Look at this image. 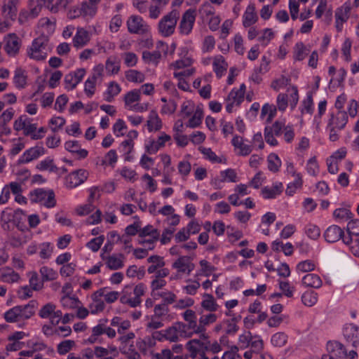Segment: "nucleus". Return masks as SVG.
<instances>
[{
	"instance_id": "obj_45",
	"label": "nucleus",
	"mask_w": 359,
	"mask_h": 359,
	"mask_svg": "<svg viewBox=\"0 0 359 359\" xmlns=\"http://www.w3.org/2000/svg\"><path fill=\"white\" fill-rule=\"evenodd\" d=\"M13 83L17 88H25L27 85V72L21 67H18L14 71L13 78Z\"/></svg>"
},
{
	"instance_id": "obj_8",
	"label": "nucleus",
	"mask_w": 359,
	"mask_h": 359,
	"mask_svg": "<svg viewBox=\"0 0 359 359\" xmlns=\"http://www.w3.org/2000/svg\"><path fill=\"white\" fill-rule=\"evenodd\" d=\"M201 339H193L188 341L185 345V348L188 351L189 356L192 359H208L205 355L208 346ZM211 359H219V357L215 356Z\"/></svg>"
},
{
	"instance_id": "obj_14",
	"label": "nucleus",
	"mask_w": 359,
	"mask_h": 359,
	"mask_svg": "<svg viewBox=\"0 0 359 359\" xmlns=\"http://www.w3.org/2000/svg\"><path fill=\"white\" fill-rule=\"evenodd\" d=\"M140 91H130L125 95L126 107L132 111L137 112H143L147 110L148 104L147 103H140Z\"/></svg>"
},
{
	"instance_id": "obj_5",
	"label": "nucleus",
	"mask_w": 359,
	"mask_h": 359,
	"mask_svg": "<svg viewBox=\"0 0 359 359\" xmlns=\"http://www.w3.org/2000/svg\"><path fill=\"white\" fill-rule=\"evenodd\" d=\"M171 266L176 273L170 277V280H178L184 275L188 276L195 269L191 257L186 255H180L172 263Z\"/></svg>"
},
{
	"instance_id": "obj_36",
	"label": "nucleus",
	"mask_w": 359,
	"mask_h": 359,
	"mask_svg": "<svg viewBox=\"0 0 359 359\" xmlns=\"http://www.w3.org/2000/svg\"><path fill=\"white\" fill-rule=\"evenodd\" d=\"M346 231L348 233V236L343 238V242L347 245L353 243L352 236H359V219H351L346 226Z\"/></svg>"
},
{
	"instance_id": "obj_2",
	"label": "nucleus",
	"mask_w": 359,
	"mask_h": 359,
	"mask_svg": "<svg viewBox=\"0 0 359 359\" xmlns=\"http://www.w3.org/2000/svg\"><path fill=\"white\" fill-rule=\"evenodd\" d=\"M348 119V117L345 111L337 110L329 113L326 128L329 132L330 141L336 142L339 140V133L345 128Z\"/></svg>"
},
{
	"instance_id": "obj_29",
	"label": "nucleus",
	"mask_w": 359,
	"mask_h": 359,
	"mask_svg": "<svg viewBox=\"0 0 359 359\" xmlns=\"http://www.w3.org/2000/svg\"><path fill=\"white\" fill-rule=\"evenodd\" d=\"M231 144L234 147L235 152L239 156H248L252 152V146L247 144L243 138L235 135L231 140Z\"/></svg>"
},
{
	"instance_id": "obj_46",
	"label": "nucleus",
	"mask_w": 359,
	"mask_h": 359,
	"mask_svg": "<svg viewBox=\"0 0 359 359\" xmlns=\"http://www.w3.org/2000/svg\"><path fill=\"white\" fill-rule=\"evenodd\" d=\"M213 69L217 77H222L226 72L228 64L223 56L219 55L214 57Z\"/></svg>"
},
{
	"instance_id": "obj_62",
	"label": "nucleus",
	"mask_w": 359,
	"mask_h": 359,
	"mask_svg": "<svg viewBox=\"0 0 359 359\" xmlns=\"http://www.w3.org/2000/svg\"><path fill=\"white\" fill-rule=\"evenodd\" d=\"M167 285V281L163 278H152L150 283L151 294L156 299V294Z\"/></svg>"
},
{
	"instance_id": "obj_1",
	"label": "nucleus",
	"mask_w": 359,
	"mask_h": 359,
	"mask_svg": "<svg viewBox=\"0 0 359 359\" xmlns=\"http://www.w3.org/2000/svg\"><path fill=\"white\" fill-rule=\"evenodd\" d=\"M146 290L147 287L142 283L126 285L120 292V302L131 308H136L140 306L141 297L144 295Z\"/></svg>"
},
{
	"instance_id": "obj_54",
	"label": "nucleus",
	"mask_w": 359,
	"mask_h": 359,
	"mask_svg": "<svg viewBox=\"0 0 359 359\" xmlns=\"http://www.w3.org/2000/svg\"><path fill=\"white\" fill-rule=\"evenodd\" d=\"M101 297L104 298V301L108 304H112L117 299H120V292L117 291L109 290L107 287H102L98 290Z\"/></svg>"
},
{
	"instance_id": "obj_3",
	"label": "nucleus",
	"mask_w": 359,
	"mask_h": 359,
	"mask_svg": "<svg viewBox=\"0 0 359 359\" xmlns=\"http://www.w3.org/2000/svg\"><path fill=\"white\" fill-rule=\"evenodd\" d=\"M36 302L31 301L25 305L16 306L4 313V318L8 323H15L30 318L35 313Z\"/></svg>"
},
{
	"instance_id": "obj_19",
	"label": "nucleus",
	"mask_w": 359,
	"mask_h": 359,
	"mask_svg": "<svg viewBox=\"0 0 359 359\" xmlns=\"http://www.w3.org/2000/svg\"><path fill=\"white\" fill-rule=\"evenodd\" d=\"M186 325L178 322L165 329V340L176 342L184 337Z\"/></svg>"
},
{
	"instance_id": "obj_22",
	"label": "nucleus",
	"mask_w": 359,
	"mask_h": 359,
	"mask_svg": "<svg viewBox=\"0 0 359 359\" xmlns=\"http://www.w3.org/2000/svg\"><path fill=\"white\" fill-rule=\"evenodd\" d=\"M4 50L9 56L16 55L21 46V41L15 34H10L4 38Z\"/></svg>"
},
{
	"instance_id": "obj_49",
	"label": "nucleus",
	"mask_w": 359,
	"mask_h": 359,
	"mask_svg": "<svg viewBox=\"0 0 359 359\" xmlns=\"http://www.w3.org/2000/svg\"><path fill=\"white\" fill-rule=\"evenodd\" d=\"M80 302L78 297L69 294H64L60 299L62 306L69 310L76 309V307H79Z\"/></svg>"
},
{
	"instance_id": "obj_55",
	"label": "nucleus",
	"mask_w": 359,
	"mask_h": 359,
	"mask_svg": "<svg viewBox=\"0 0 359 359\" xmlns=\"http://www.w3.org/2000/svg\"><path fill=\"white\" fill-rule=\"evenodd\" d=\"M333 217L337 222L342 223L351 219L353 214L349 209L341 208H337L334 211Z\"/></svg>"
},
{
	"instance_id": "obj_6",
	"label": "nucleus",
	"mask_w": 359,
	"mask_h": 359,
	"mask_svg": "<svg viewBox=\"0 0 359 359\" xmlns=\"http://www.w3.org/2000/svg\"><path fill=\"white\" fill-rule=\"evenodd\" d=\"M135 334L133 332H128L126 334L119 336L118 341L120 343L119 350L127 359H141L140 355L135 351L134 339Z\"/></svg>"
},
{
	"instance_id": "obj_30",
	"label": "nucleus",
	"mask_w": 359,
	"mask_h": 359,
	"mask_svg": "<svg viewBox=\"0 0 359 359\" xmlns=\"http://www.w3.org/2000/svg\"><path fill=\"white\" fill-rule=\"evenodd\" d=\"M41 9L42 7L34 0H29V10L21 11L19 20L22 22L23 20L34 19L39 16Z\"/></svg>"
},
{
	"instance_id": "obj_56",
	"label": "nucleus",
	"mask_w": 359,
	"mask_h": 359,
	"mask_svg": "<svg viewBox=\"0 0 359 359\" xmlns=\"http://www.w3.org/2000/svg\"><path fill=\"white\" fill-rule=\"evenodd\" d=\"M162 127V123L157 115V114L154 111H151L149 114V119L147 121V128L148 130L151 131H157L159 130Z\"/></svg>"
},
{
	"instance_id": "obj_26",
	"label": "nucleus",
	"mask_w": 359,
	"mask_h": 359,
	"mask_svg": "<svg viewBox=\"0 0 359 359\" xmlns=\"http://www.w3.org/2000/svg\"><path fill=\"white\" fill-rule=\"evenodd\" d=\"M45 154V149L42 146H35L27 149L20 156L18 162L20 163H28L33 160L37 159Z\"/></svg>"
},
{
	"instance_id": "obj_10",
	"label": "nucleus",
	"mask_w": 359,
	"mask_h": 359,
	"mask_svg": "<svg viewBox=\"0 0 359 359\" xmlns=\"http://www.w3.org/2000/svg\"><path fill=\"white\" fill-rule=\"evenodd\" d=\"M104 334L109 338L114 339L116 335V332L111 327L100 323L92 328V333L88 338L87 341L90 344L101 343V337Z\"/></svg>"
},
{
	"instance_id": "obj_31",
	"label": "nucleus",
	"mask_w": 359,
	"mask_h": 359,
	"mask_svg": "<svg viewBox=\"0 0 359 359\" xmlns=\"http://www.w3.org/2000/svg\"><path fill=\"white\" fill-rule=\"evenodd\" d=\"M245 91H230L226 98V110L229 113L233 111L235 106H239L244 100Z\"/></svg>"
},
{
	"instance_id": "obj_23",
	"label": "nucleus",
	"mask_w": 359,
	"mask_h": 359,
	"mask_svg": "<svg viewBox=\"0 0 359 359\" xmlns=\"http://www.w3.org/2000/svg\"><path fill=\"white\" fill-rule=\"evenodd\" d=\"M343 336L353 347L359 346V327L357 325L353 323L345 325L343 328Z\"/></svg>"
},
{
	"instance_id": "obj_16",
	"label": "nucleus",
	"mask_w": 359,
	"mask_h": 359,
	"mask_svg": "<svg viewBox=\"0 0 359 359\" xmlns=\"http://www.w3.org/2000/svg\"><path fill=\"white\" fill-rule=\"evenodd\" d=\"M128 29L130 33L142 34L148 32L149 26L139 15H131L127 20Z\"/></svg>"
},
{
	"instance_id": "obj_13",
	"label": "nucleus",
	"mask_w": 359,
	"mask_h": 359,
	"mask_svg": "<svg viewBox=\"0 0 359 359\" xmlns=\"http://www.w3.org/2000/svg\"><path fill=\"white\" fill-rule=\"evenodd\" d=\"M89 172L86 169H78L71 172L65 179V185L68 189H74L83 184L88 179Z\"/></svg>"
},
{
	"instance_id": "obj_28",
	"label": "nucleus",
	"mask_w": 359,
	"mask_h": 359,
	"mask_svg": "<svg viewBox=\"0 0 359 359\" xmlns=\"http://www.w3.org/2000/svg\"><path fill=\"white\" fill-rule=\"evenodd\" d=\"M97 11V4L88 1H84L81 4L78 10H74V18L83 15V17L93 18Z\"/></svg>"
},
{
	"instance_id": "obj_35",
	"label": "nucleus",
	"mask_w": 359,
	"mask_h": 359,
	"mask_svg": "<svg viewBox=\"0 0 359 359\" xmlns=\"http://www.w3.org/2000/svg\"><path fill=\"white\" fill-rule=\"evenodd\" d=\"M258 20V15L256 12L255 5L250 4L246 8L243 15V25L248 27L254 25Z\"/></svg>"
},
{
	"instance_id": "obj_21",
	"label": "nucleus",
	"mask_w": 359,
	"mask_h": 359,
	"mask_svg": "<svg viewBox=\"0 0 359 359\" xmlns=\"http://www.w3.org/2000/svg\"><path fill=\"white\" fill-rule=\"evenodd\" d=\"M217 318L218 316L215 313L208 312V313L201 315L198 320V334H200L203 339L208 338L205 333L207 327L215 323Z\"/></svg>"
},
{
	"instance_id": "obj_52",
	"label": "nucleus",
	"mask_w": 359,
	"mask_h": 359,
	"mask_svg": "<svg viewBox=\"0 0 359 359\" xmlns=\"http://www.w3.org/2000/svg\"><path fill=\"white\" fill-rule=\"evenodd\" d=\"M39 255L41 259H49L54 250V245L50 242H43L39 245Z\"/></svg>"
},
{
	"instance_id": "obj_40",
	"label": "nucleus",
	"mask_w": 359,
	"mask_h": 359,
	"mask_svg": "<svg viewBox=\"0 0 359 359\" xmlns=\"http://www.w3.org/2000/svg\"><path fill=\"white\" fill-rule=\"evenodd\" d=\"M184 321L187 323L189 329L195 334H198V323H197L196 313L192 309H186L182 314Z\"/></svg>"
},
{
	"instance_id": "obj_59",
	"label": "nucleus",
	"mask_w": 359,
	"mask_h": 359,
	"mask_svg": "<svg viewBox=\"0 0 359 359\" xmlns=\"http://www.w3.org/2000/svg\"><path fill=\"white\" fill-rule=\"evenodd\" d=\"M29 278V286L34 290V291H39L43 287V280H40L38 274L36 271H30L27 273Z\"/></svg>"
},
{
	"instance_id": "obj_33",
	"label": "nucleus",
	"mask_w": 359,
	"mask_h": 359,
	"mask_svg": "<svg viewBox=\"0 0 359 359\" xmlns=\"http://www.w3.org/2000/svg\"><path fill=\"white\" fill-rule=\"evenodd\" d=\"M100 294L101 293H100L97 290L90 296L92 301L90 303L88 307L92 314H97L100 313L105 309L104 301L102 299V297H101Z\"/></svg>"
},
{
	"instance_id": "obj_7",
	"label": "nucleus",
	"mask_w": 359,
	"mask_h": 359,
	"mask_svg": "<svg viewBox=\"0 0 359 359\" xmlns=\"http://www.w3.org/2000/svg\"><path fill=\"white\" fill-rule=\"evenodd\" d=\"M32 203H39L47 208H52L56 205L54 191L52 189H36L29 193Z\"/></svg>"
},
{
	"instance_id": "obj_34",
	"label": "nucleus",
	"mask_w": 359,
	"mask_h": 359,
	"mask_svg": "<svg viewBox=\"0 0 359 359\" xmlns=\"http://www.w3.org/2000/svg\"><path fill=\"white\" fill-rule=\"evenodd\" d=\"M20 279V275L11 267L0 268V280L13 284L19 282Z\"/></svg>"
},
{
	"instance_id": "obj_64",
	"label": "nucleus",
	"mask_w": 359,
	"mask_h": 359,
	"mask_svg": "<svg viewBox=\"0 0 359 359\" xmlns=\"http://www.w3.org/2000/svg\"><path fill=\"white\" fill-rule=\"evenodd\" d=\"M39 273L43 282L53 280L57 277V273L52 268L46 266L41 267Z\"/></svg>"
},
{
	"instance_id": "obj_51",
	"label": "nucleus",
	"mask_w": 359,
	"mask_h": 359,
	"mask_svg": "<svg viewBox=\"0 0 359 359\" xmlns=\"http://www.w3.org/2000/svg\"><path fill=\"white\" fill-rule=\"evenodd\" d=\"M156 342L154 341V338L151 336H146L144 338H139L136 341V345L139 350L143 353H146L147 351L153 348L156 345Z\"/></svg>"
},
{
	"instance_id": "obj_50",
	"label": "nucleus",
	"mask_w": 359,
	"mask_h": 359,
	"mask_svg": "<svg viewBox=\"0 0 359 359\" xmlns=\"http://www.w3.org/2000/svg\"><path fill=\"white\" fill-rule=\"evenodd\" d=\"M14 115V110L13 108H9L4 111L0 116V128L5 134L10 133L11 130L6 127L8 122L11 121Z\"/></svg>"
},
{
	"instance_id": "obj_47",
	"label": "nucleus",
	"mask_w": 359,
	"mask_h": 359,
	"mask_svg": "<svg viewBox=\"0 0 359 359\" xmlns=\"http://www.w3.org/2000/svg\"><path fill=\"white\" fill-rule=\"evenodd\" d=\"M147 262L150 264L147 268L149 274H152L156 270L165 266V261L163 257L159 255H152L147 259Z\"/></svg>"
},
{
	"instance_id": "obj_60",
	"label": "nucleus",
	"mask_w": 359,
	"mask_h": 359,
	"mask_svg": "<svg viewBox=\"0 0 359 359\" xmlns=\"http://www.w3.org/2000/svg\"><path fill=\"white\" fill-rule=\"evenodd\" d=\"M310 50L308 49L302 42L296 43L294 50V59L297 61L303 60L309 53Z\"/></svg>"
},
{
	"instance_id": "obj_48",
	"label": "nucleus",
	"mask_w": 359,
	"mask_h": 359,
	"mask_svg": "<svg viewBox=\"0 0 359 359\" xmlns=\"http://www.w3.org/2000/svg\"><path fill=\"white\" fill-rule=\"evenodd\" d=\"M121 67L120 60L116 56H111L107 58L105 62V69L109 74H116L119 72Z\"/></svg>"
},
{
	"instance_id": "obj_57",
	"label": "nucleus",
	"mask_w": 359,
	"mask_h": 359,
	"mask_svg": "<svg viewBox=\"0 0 359 359\" xmlns=\"http://www.w3.org/2000/svg\"><path fill=\"white\" fill-rule=\"evenodd\" d=\"M36 169L40 171H48L54 172L57 170L56 165L53 163V160L50 157L41 161L36 166Z\"/></svg>"
},
{
	"instance_id": "obj_27",
	"label": "nucleus",
	"mask_w": 359,
	"mask_h": 359,
	"mask_svg": "<svg viewBox=\"0 0 359 359\" xmlns=\"http://www.w3.org/2000/svg\"><path fill=\"white\" fill-rule=\"evenodd\" d=\"M86 72L84 68H80L67 74L65 77V88H74L81 81Z\"/></svg>"
},
{
	"instance_id": "obj_42",
	"label": "nucleus",
	"mask_w": 359,
	"mask_h": 359,
	"mask_svg": "<svg viewBox=\"0 0 359 359\" xmlns=\"http://www.w3.org/2000/svg\"><path fill=\"white\" fill-rule=\"evenodd\" d=\"M18 4V0H5L2 11L5 17L14 19L17 15Z\"/></svg>"
},
{
	"instance_id": "obj_43",
	"label": "nucleus",
	"mask_w": 359,
	"mask_h": 359,
	"mask_svg": "<svg viewBox=\"0 0 359 359\" xmlns=\"http://www.w3.org/2000/svg\"><path fill=\"white\" fill-rule=\"evenodd\" d=\"M302 284L306 287L318 289L323 285L320 277L315 273H307L302 280Z\"/></svg>"
},
{
	"instance_id": "obj_44",
	"label": "nucleus",
	"mask_w": 359,
	"mask_h": 359,
	"mask_svg": "<svg viewBox=\"0 0 359 359\" xmlns=\"http://www.w3.org/2000/svg\"><path fill=\"white\" fill-rule=\"evenodd\" d=\"M117 161L118 156L116 150L111 149L104 155V156L102 158L98 157L97 158V164L102 167H106L107 165L114 167Z\"/></svg>"
},
{
	"instance_id": "obj_24",
	"label": "nucleus",
	"mask_w": 359,
	"mask_h": 359,
	"mask_svg": "<svg viewBox=\"0 0 359 359\" xmlns=\"http://www.w3.org/2000/svg\"><path fill=\"white\" fill-rule=\"evenodd\" d=\"M194 11L191 10L187 11L181 20L179 25L180 32L184 35H188L192 30L195 22Z\"/></svg>"
},
{
	"instance_id": "obj_20",
	"label": "nucleus",
	"mask_w": 359,
	"mask_h": 359,
	"mask_svg": "<svg viewBox=\"0 0 359 359\" xmlns=\"http://www.w3.org/2000/svg\"><path fill=\"white\" fill-rule=\"evenodd\" d=\"M351 5L350 2L344 3L340 8L335 11V27L338 32H341L343 28V24L349 18Z\"/></svg>"
},
{
	"instance_id": "obj_18",
	"label": "nucleus",
	"mask_w": 359,
	"mask_h": 359,
	"mask_svg": "<svg viewBox=\"0 0 359 359\" xmlns=\"http://www.w3.org/2000/svg\"><path fill=\"white\" fill-rule=\"evenodd\" d=\"M100 257L110 270H118L124 266L125 256L121 253L100 254Z\"/></svg>"
},
{
	"instance_id": "obj_53",
	"label": "nucleus",
	"mask_w": 359,
	"mask_h": 359,
	"mask_svg": "<svg viewBox=\"0 0 359 359\" xmlns=\"http://www.w3.org/2000/svg\"><path fill=\"white\" fill-rule=\"evenodd\" d=\"M177 168L181 178L183 180H186L191 173V164L188 160L183 158L178 162Z\"/></svg>"
},
{
	"instance_id": "obj_63",
	"label": "nucleus",
	"mask_w": 359,
	"mask_h": 359,
	"mask_svg": "<svg viewBox=\"0 0 359 359\" xmlns=\"http://www.w3.org/2000/svg\"><path fill=\"white\" fill-rule=\"evenodd\" d=\"M187 285L182 286V290L189 295H195L201 287L200 283L197 280L188 279L186 280Z\"/></svg>"
},
{
	"instance_id": "obj_17",
	"label": "nucleus",
	"mask_w": 359,
	"mask_h": 359,
	"mask_svg": "<svg viewBox=\"0 0 359 359\" xmlns=\"http://www.w3.org/2000/svg\"><path fill=\"white\" fill-rule=\"evenodd\" d=\"M13 128L17 131L23 130L25 135L30 136L32 139L33 133L36 129V123H32L29 117L22 115L15 121Z\"/></svg>"
},
{
	"instance_id": "obj_58",
	"label": "nucleus",
	"mask_w": 359,
	"mask_h": 359,
	"mask_svg": "<svg viewBox=\"0 0 359 359\" xmlns=\"http://www.w3.org/2000/svg\"><path fill=\"white\" fill-rule=\"evenodd\" d=\"M316 263L311 259H306L299 262L296 266V271L298 273H308L316 269Z\"/></svg>"
},
{
	"instance_id": "obj_61",
	"label": "nucleus",
	"mask_w": 359,
	"mask_h": 359,
	"mask_svg": "<svg viewBox=\"0 0 359 359\" xmlns=\"http://www.w3.org/2000/svg\"><path fill=\"white\" fill-rule=\"evenodd\" d=\"M147 236L152 237L154 239H158L160 233L152 225L149 224L142 229L140 228L139 237L143 238Z\"/></svg>"
},
{
	"instance_id": "obj_38",
	"label": "nucleus",
	"mask_w": 359,
	"mask_h": 359,
	"mask_svg": "<svg viewBox=\"0 0 359 359\" xmlns=\"http://www.w3.org/2000/svg\"><path fill=\"white\" fill-rule=\"evenodd\" d=\"M18 182H11L4 186L0 193V205L6 204L11 198V194L16 193Z\"/></svg>"
},
{
	"instance_id": "obj_12",
	"label": "nucleus",
	"mask_w": 359,
	"mask_h": 359,
	"mask_svg": "<svg viewBox=\"0 0 359 359\" xmlns=\"http://www.w3.org/2000/svg\"><path fill=\"white\" fill-rule=\"evenodd\" d=\"M38 314L43 319H49L52 325H57L60 322L62 311L57 309L55 304L49 302L40 309Z\"/></svg>"
},
{
	"instance_id": "obj_32",
	"label": "nucleus",
	"mask_w": 359,
	"mask_h": 359,
	"mask_svg": "<svg viewBox=\"0 0 359 359\" xmlns=\"http://www.w3.org/2000/svg\"><path fill=\"white\" fill-rule=\"evenodd\" d=\"M201 306L204 311L215 313L220 309V306L217 304L216 299L209 293H204L202 295Z\"/></svg>"
},
{
	"instance_id": "obj_9",
	"label": "nucleus",
	"mask_w": 359,
	"mask_h": 359,
	"mask_svg": "<svg viewBox=\"0 0 359 359\" xmlns=\"http://www.w3.org/2000/svg\"><path fill=\"white\" fill-rule=\"evenodd\" d=\"M179 13L176 11H172L165 15L158 22V29L161 36L168 37L171 36L175 30Z\"/></svg>"
},
{
	"instance_id": "obj_41",
	"label": "nucleus",
	"mask_w": 359,
	"mask_h": 359,
	"mask_svg": "<svg viewBox=\"0 0 359 359\" xmlns=\"http://www.w3.org/2000/svg\"><path fill=\"white\" fill-rule=\"evenodd\" d=\"M194 69H187L183 71L174 72L173 75L177 80V86L180 90H188L189 85L186 79L187 77L189 76L194 73Z\"/></svg>"
},
{
	"instance_id": "obj_39",
	"label": "nucleus",
	"mask_w": 359,
	"mask_h": 359,
	"mask_svg": "<svg viewBox=\"0 0 359 359\" xmlns=\"http://www.w3.org/2000/svg\"><path fill=\"white\" fill-rule=\"evenodd\" d=\"M90 40V33L84 28L79 27L73 38L74 46L76 48H82L88 44Z\"/></svg>"
},
{
	"instance_id": "obj_37",
	"label": "nucleus",
	"mask_w": 359,
	"mask_h": 359,
	"mask_svg": "<svg viewBox=\"0 0 359 359\" xmlns=\"http://www.w3.org/2000/svg\"><path fill=\"white\" fill-rule=\"evenodd\" d=\"M324 236L328 243H334L341 238L343 240L345 236H344L342 229L337 225H332L326 229Z\"/></svg>"
},
{
	"instance_id": "obj_4",
	"label": "nucleus",
	"mask_w": 359,
	"mask_h": 359,
	"mask_svg": "<svg viewBox=\"0 0 359 359\" xmlns=\"http://www.w3.org/2000/svg\"><path fill=\"white\" fill-rule=\"evenodd\" d=\"M51 50L52 46L49 43V39L43 35L33 41L32 46L27 50V54L32 59L43 60Z\"/></svg>"
},
{
	"instance_id": "obj_25",
	"label": "nucleus",
	"mask_w": 359,
	"mask_h": 359,
	"mask_svg": "<svg viewBox=\"0 0 359 359\" xmlns=\"http://www.w3.org/2000/svg\"><path fill=\"white\" fill-rule=\"evenodd\" d=\"M104 67L102 65L95 66L85 82L84 90H91L97 86V84L102 81Z\"/></svg>"
},
{
	"instance_id": "obj_11",
	"label": "nucleus",
	"mask_w": 359,
	"mask_h": 359,
	"mask_svg": "<svg viewBox=\"0 0 359 359\" xmlns=\"http://www.w3.org/2000/svg\"><path fill=\"white\" fill-rule=\"evenodd\" d=\"M327 353L322 359H346V348L338 341H329L326 345Z\"/></svg>"
},
{
	"instance_id": "obj_15",
	"label": "nucleus",
	"mask_w": 359,
	"mask_h": 359,
	"mask_svg": "<svg viewBox=\"0 0 359 359\" xmlns=\"http://www.w3.org/2000/svg\"><path fill=\"white\" fill-rule=\"evenodd\" d=\"M171 140V136L161 133L157 140L148 139L144 144L146 151L149 154H155L159 149L165 146V143Z\"/></svg>"
}]
</instances>
